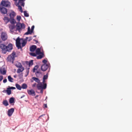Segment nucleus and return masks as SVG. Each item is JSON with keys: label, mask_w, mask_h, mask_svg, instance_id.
<instances>
[{"label": "nucleus", "mask_w": 132, "mask_h": 132, "mask_svg": "<svg viewBox=\"0 0 132 132\" xmlns=\"http://www.w3.org/2000/svg\"><path fill=\"white\" fill-rule=\"evenodd\" d=\"M0 48L1 49L2 53L5 54L7 52H11L13 48V46L11 43H9L7 46L3 44H2L0 45Z\"/></svg>", "instance_id": "obj_1"}, {"label": "nucleus", "mask_w": 132, "mask_h": 132, "mask_svg": "<svg viewBox=\"0 0 132 132\" xmlns=\"http://www.w3.org/2000/svg\"><path fill=\"white\" fill-rule=\"evenodd\" d=\"M25 0H13L15 2V5L18 7V9L20 11L21 13L23 12V10L21 6H24V2Z\"/></svg>", "instance_id": "obj_2"}, {"label": "nucleus", "mask_w": 132, "mask_h": 132, "mask_svg": "<svg viewBox=\"0 0 132 132\" xmlns=\"http://www.w3.org/2000/svg\"><path fill=\"white\" fill-rule=\"evenodd\" d=\"M15 55V52L13 51L11 54L9 55L7 57L6 59L7 61L13 63L15 60V58L16 57Z\"/></svg>", "instance_id": "obj_3"}, {"label": "nucleus", "mask_w": 132, "mask_h": 132, "mask_svg": "<svg viewBox=\"0 0 132 132\" xmlns=\"http://www.w3.org/2000/svg\"><path fill=\"white\" fill-rule=\"evenodd\" d=\"M47 86L46 84H44L43 85H42V82L38 84L37 85V89L38 90H40V93H42L43 92V89H45Z\"/></svg>", "instance_id": "obj_4"}, {"label": "nucleus", "mask_w": 132, "mask_h": 132, "mask_svg": "<svg viewBox=\"0 0 132 132\" xmlns=\"http://www.w3.org/2000/svg\"><path fill=\"white\" fill-rule=\"evenodd\" d=\"M16 30H19L21 29H24L25 28V25L23 23H17L16 25Z\"/></svg>", "instance_id": "obj_5"}, {"label": "nucleus", "mask_w": 132, "mask_h": 132, "mask_svg": "<svg viewBox=\"0 0 132 132\" xmlns=\"http://www.w3.org/2000/svg\"><path fill=\"white\" fill-rule=\"evenodd\" d=\"M20 40V39L19 37H18L16 40V46L18 49H21L22 50V47L21 46Z\"/></svg>", "instance_id": "obj_6"}, {"label": "nucleus", "mask_w": 132, "mask_h": 132, "mask_svg": "<svg viewBox=\"0 0 132 132\" xmlns=\"http://www.w3.org/2000/svg\"><path fill=\"white\" fill-rule=\"evenodd\" d=\"M50 65V64L49 63L48 64H44L41 67V70L43 71H45L49 67Z\"/></svg>", "instance_id": "obj_7"}, {"label": "nucleus", "mask_w": 132, "mask_h": 132, "mask_svg": "<svg viewBox=\"0 0 132 132\" xmlns=\"http://www.w3.org/2000/svg\"><path fill=\"white\" fill-rule=\"evenodd\" d=\"M1 38L2 40L5 41L7 38V34L4 32H3L1 33Z\"/></svg>", "instance_id": "obj_8"}, {"label": "nucleus", "mask_w": 132, "mask_h": 132, "mask_svg": "<svg viewBox=\"0 0 132 132\" xmlns=\"http://www.w3.org/2000/svg\"><path fill=\"white\" fill-rule=\"evenodd\" d=\"M9 28L10 32L11 33L14 32V29L15 28V26L14 24H9L8 25Z\"/></svg>", "instance_id": "obj_9"}, {"label": "nucleus", "mask_w": 132, "mask_h": 132, "mask_svg": "<svg viewBox=\"0 0 132 132\" xmlns=\"http://www.w3.org/2000/svg\"><path fill=\"white\" fill-rule=\"evenodd\" d=\"M9 4L10 3L8 2L3 1L1 2V4L3 6L7 7L9 5Z\"/></svg>", "instance_id": "obj_10"}, {"label": "nucleus", "mask_w": 132, "mask_h": 132, "mask_svg": "<svg viewBox=\"0 0 132 132\" xmlns=\"http://www.w3.org/2000/svg\"><path fill=\"white\" fill-rule=\"evenodd\" d=\"M27 92L28 94L32 96H34L35 95V92L34 90L31 89V90H27Z\"/></svg>", "instance_id": "obj_11"}, {"label": "nucleus", "mask_w": 132, "mask_h": 132, "mask_svg": "<svg viewBox=\"0 0 132 132\" xmlns=\"http://www.w3.org/2000/svg\"><path fill=\"white\" fill-rule=\"evenodd\" d=\"M0 10L1 13L3 14H5L7 13V10L5 7H0Z\"/></svg>", "instance_id": "obj_12"}, {"label": "nucleus", "mask_w": 132, "mask_h": 132, "mask_svg": "<svg viewBox=\"0 0 132 132\" xmlns=\"http://www.w3.org/2000/svg\"><path fill=\"white\" fill-rule=\"evenodd\" d=\"M14 111V109L12 108L9 110L8 111V116H11Z\"/></svg>", "instance_id": "obj_13"}, {"label": "nucleus", "mask_w": 132, "mask_h": 132, "mask_svg": "<svg viewBox=\"0 0 132 132\" xmlns=\"http://www.w3.org/2000/svg\"><path fill=\"white\" fill-rule=\"evenodd\" d=\"M28 38V37H26L25 40H23V41L22 42V46H21L22 48L25 46L27 43V40Z\"/></svg>", "instance_id": "obj_14"}, {"label": "nucleus", "mask_w": 132, "mask_h": 132, "mask_svg": "<svg viewBox=\"0 0 132 132\" xmlns=\"http://www.w3.org/2000/svg\"><path fill=\"white\" fill-rule=\"evenodd\" d=\"M25 63L27 65H28L29 67L30 66L32 65L33 64V60H31L29 62L26 61Z\"/></svg>", "instance_id": "obj_15"}, {"label": "nucleus", "mask_w": 132, "mask_h": 132, "mask_svg": "<svg viewBox=\"0 0 132 132\" xmlns=\"http://www.w3.org/2000/svg\"><path fill=\"white\" fill-rule=\"evenodd\" d=\"M36 45H32L30 47V50L31 52H34L36 49Z\"/></svg>", "instance_id": "obj_16"}, {"label": "nucleus", "mask_w": 132, "mask_h": 132, "mask_svg": "<svg viewBox=\"0 0 132 132\" xmlns=\"http://www.w3.org/2000/svg\"><path fill=\"white\" fill-rule=\"evenodd\" d=\"M3 19L6 24L10 21V19L7 16H5Z\"/></svg>", "instance_id": "obj_17"}, {"label": "nucleus", "mask_w": 132, "mask_h": 132, "mask_svg": "<svg viewBox=\"0 0 132 132\" xmlns=\"http://www.w3.org/2000/svg\"><path fill=\"white\" fill-rule=\"evenodd\" d=\"M16 15V13L14 12H12L10 14V18L14 19Z\"/></svg>", "instance_id": "obj_18"}, {"label": "nucleus", "mask_w": 132, "mask_h": 132, "mask_svg": "<svg viewBox=\"0 0 132 132\" xmlns=\"http://www.w3.org/2000/svg\"><path fill=\"white\" fill-rule=\"evenodd\" d=\"M11 24H14L16 23V21L14 19L10 18L9 21Z\"/></svg>", "instance_id": "obj_19"}, {"label": "nucleus", "mask_w": 132, "mask_h": 132, "mask_svg": "<svg viewBox=\"0 0 132 132\" xmlns=\"http://www.w3.org/2000/svg\"><path fill=\"white\" fill-rule=\"evenodd\" d=\"M32 32L30 30V28L29 27H28V29L27 31L26 32L24 35H28L29 34H31L32 33Z\"/></svg>", "instance_id": "obj_20"}, {"label": "nucleus", "mask_w": 132, "mask_h": 132, "mask_svg": "<svg viewBox=\"0 0 132 132\" xmlns=\"http://www.w3.org/2000/svg\"><path fill=\"white\" fill-rule=\"evenodd\" d=\"M24 70V68L22 66L21 67H20L18 69L17 71V72L19 73L20 72H22Z\"/></svg>", "instance_id": "obj_21"}, {"label": "nucleus", "mask_w": 132, "mask_h": 132, "mask_svg": "<svg viewBox=\"0 0 132 132\" xmlns=\"http://www.w3.org/2000/svg\"><path fill=\"white\" fill-rule=\"evenodd\" d=\"M32 79L35 81L36 82H37L38 83V84L40 83V80L38 78H36L35 77H33L32 78Z\"/></svg>", "instance_id": "obj_22"}, {"label": "nucleus", "mask_w": 132, "mask_h": 132, "mask_svg": "<svg viewBox=\"0 0 132 132\" xmlns=\"http://www.w3.org/2000/svg\"><path fill=\"white\" fill-rule=\"evenodd\" d=\"M40 54V55H39L37 57V59H42L43 56L44 54L43 53H42Z\"/></svg>", "instance_id": "obj_23"}, {"label": "nucleus", "mask_w": 132, "mask_h": 132, "mask_svg": "<svg viewBox=\"0 0 132 132\" xmlns=\"http://www.w3.org/2000/svg\"><path fill=\"white\" fill-rule=\"evenodd\" d=\"M42 53L40 52V48H38L36 49V54L39 55Z\"/></svg>", "instance_id": "obj_24"}, {"label": "nucleus", "mask_w": 132, "mask_h": 132, "mask_svg": "<svg viewBox=\"0 0 132 132\" xmlns=\"http://www.w3.org/2000/svg\"><path fill=\"white\" fill-rule=\"evenodd\" d=\"M3 104L5 106H7L9 105L8 101L6 100H4L3 102Z\"/></svg>", "instance_id": "obj_25"}, {"label": "nucleus", "mask_w": 132, "mask_h": 132, "mask_svg": "<svg viewBox=\"0 0 132 132\" xmlns=\"http://www.w3.org/2000/svg\"><path fill=\"white\" fill-rule=\"evenodd\" d=\"M15 65L17 67L19 68L21 67L22 66L21 63L20 62H18L17 63L15 64Z\"/></svg>", "instance_id": "obj_26"}, {"label": "nucleus", "mask_w": 132, "mask_h": 132, "mask_svg": "<svg viewBox=\"0 0 132 132\" xmlns=\"http://www.w3.org/2000/svg\"><path fill=\"white\" fill-rule=\"evenodd\" d=\"M15 86L16 88L18 90H21V87L18 84H15Z\"/></svg>", "instance_id": "obj_27"}, {"label": "nucleus", "mask_w": 132, "mask_h": 132, "mask_svg": "<svg viewBox=\"0 0 132 132\" xmlns=\"http://www.w3.org/2000/svg\"><path fill=\"white\" fill-rule=\"evenodd\" d=\"M27 87V85L25 84H23L22 85L21 88L23 89H26Z\"/></svg>", "instance_id": "obj_28"}, {"label": "nucleus", "mask_w": 132, "mask_h": 132, "mask_svg": "<svg viewBox=\"0 0 132 132\" xmlns=\"http://www.w3.org/2000/svg\"><path fill=\"white\" fill-rule=\"evenodd\" d=\"M0 72L3 75H5L6 73V71L5 70H3L2 69H0Z\"/></svg>", "instance_id": "obj_29"}, {"label": "nucleus", "mask_w": 132, "mask_h": 132, "mask_svg": "<svg viewBox=\"0 0 132 132\" xmlns=\"http://www.w3.org/2000/svg\"><path fill=\"white\" fill-rule=\"evenodd\" d=\"M14 102V99L13 98L11 97L10 99L9 102L10 104L13 103Z\"/></svg>", "instance_id": "obj_30"}, {"label": "nucleus", "mask_w": 132, "mask_h": 132, "mask_svg": "<svg viewBox=\"0 0 132 132\" xmlns=\"http://www.w3.org/2000/svg\"><path fill=\"white\" fill-rule=\"evenodd\" d=\"M8 78L9 81L11 82H13V79L10 76H8Z\"/></svg>", "instance_id": "obj_31"}, {"label": "nucleus", "mask_w": 132, "mask_h": 132, "mask_svg": "<svg viewBox=\"0 0 132 132\" xmlns=\"http://www.w3.org/2000/svg\"><path fill=\"white\" fill-rule=\"evenodd\" d=\"M7 92V94L9 95H10L11 93V90H10V89H8V88H7V90H5Z\"/></svg>", "instance_id": "obj_32"}, {"label": "nucleus", "mask_w": 132, "mask_h": 132, "mask_svg": "<svg viewBox=\"0 0 132 132\" xmlns=\"http://www.w3.org/2000/svg\"><path fill=\"white\" fill-rule=\"evenodd\" d=\"M24 15L26 17H28L29 16V15L28 13H27L26 11H24Z\"/></svg>", "instance_id": "obj_33"}, {"label": "nucleus", "mask_w": 132, "mask_h": 132, "mask_svg": "<svg viewBox=\"0 0 132 132\" xmlns=\"http://www.w3.org/2000/svg\"><path fill=\"white\" fill-rule=\"evenodd\" d=\"M48 77V75L47 73L46 75H45L44 76L43 79L46 80L47 79Z\"/></svg>", "instance_id": "obj_34"}, {"label": "nucleus", "mask_w": 132, "mask_h": 132, "mask_svg": "<svg viewBox=\"0 0 132 132\" xmlns=\"http://www.w3.org/2000/svg\"><path fill=\"white\" fill-rule=\"evenodd\" d=\"M21 19V18L20 16H17V19L19 21H20Z\"/></svg>", "instance_id": "obj_35"}, {"label": "nucleus", "mask_w": 132, "mask_h": 132, "mask_svg": "<svg viewBox=\"0 0 132 132\" xmlns=\"http://www.w3.org/2000/svg\"><path fill=\"white\" fill-rule=\"evenodd\" d=\"M30 54L31 55L34 56H36V54L34 53H30Z\"/></svg>", "instance_id": "obj_36"}, {"label": "nucleus", "mask_w": 132, "mask_h": 132, "mask_svg": "<svg viewBox=\"0 0 132 132\" xmlns=\"http://www.w3.org/2000/svg\"><path fill=\"white\" fill-rule=\"evenodd\" d=\"M47 62V60L45 59L44 60L42 61V62L44 64H47L46 63Z\"/></svg>", "instance_id": "obj_37"}, {"label": "nucleus", "mask_w": 132, "mask_h": 132, "mask_svg": "<svg viewBox=\"0 0 132 132\" xmlns=\"http://www.w3.org/2000/svg\"><path fill=\"white\" fill-rule=\"evenodd\" d=\"M8 89H15V88L14 87H10L9 88H8Z\"/></svg>", "instance_id": "obj_38"}, {"label": "nucleus", "mask_w": 132, "mask_h": 132, "mask_svg": "<svg viewBox=\"0 0 132 132\" xmlns=\"http://www.w3.org/2000/svg\"><path fill=\"white\" fill-rule=\"evenodd\" d=\"M29 67L26 70V72L27 73V75H28V74L29 73Z\"/></svg>", "instance_id": "obj_39"}, {"label": "nucleus", "mask_w": 132, "mask_h": 132, "mask_svg": "<svg viewBox=\"0 0 132 132\" xmlns=\"http://www.w3.org/2000/svg\"><path fill=\"white\" fill-rule=\"evenodd\" d=\"M45 80L43 79V82L42 83V85H43L44 84H46V83H45Z\"/></svg>", "instance_id": "obj_40"}, {"label": "nucleus", "mask_w": 132, "mask_h": 132, "mask_svg": "<svg viewBox=\"0 0 132 132\" xmlns=\"http://www.w3.org/2000/svg\"><path fill=\"white\" fill-rule=\"evenodd\" d=\"M34 26H33L31 27V30L32 32H33V30H34Z\"/></svg>", "instance_id": "obj_41"}, {"label": "nucleus", "mask_w": 132, "mask_h": 132, "mask_svg": "<svg viewBox=\"0 0 132 132\" xmlns=\"http://www.w3.org/2000/svg\"><path fill=\"white\" fill-rule=\"evenodd\" d=\"M3 77L2 76H0V81H1L3 79Z\"/></svg>", "instance_id": "obj_42"}, {"label": "nucleus", "mask_w": 132, "mask_h": 132, "mask_svg": "<svg viewBox=\"0 0 132 132\" xmlns=\"http://www.w3.org/2000/svg\"><path fill=\"white\" fill-rule=\"evenodd\" d=\"M41 73V72L39 71H37L36 73V75H37L38 74H40Z\"/></svg>", "instance_id": "obj_43"}, {"label": "nucleus", "mask_w": 132, "mask_h": 132, "mask_svg": "<svg viewBox=\"0 0 132 132\" xmlns=\"http://www.w3.org/2000/svg\"><path fill=\"white\" fill-rule=\"evenodd\" d=\"M38 68V65H36L34 67L35 69L37 70Z\"/></svg>", "instance_id": "obj_44"}, {"label": "nucleus", "mask_w": 132, "mask_h": 132, "mask_svg": "<svg viewBox=\"0 0 132 132\" xmlns=\"http://www.w3.org/2000/svg\"><path fill=\"white\" fill-rule=\"evenodd\" d=\"M44 108H47V106L46 104H44Z\"/></svg>", "instance_id": "obj_45"}, {"label": "nucleus", "mask_w": 132, "mask_h": 132, "mask_svg": "<svg viewBox=\"0 0 132 132\" xmlns=\"http://www.w3.org/2000/svg\"><path fill=\"white\" fill-rule=\"evenodd\" d=\"M7 80L6 79H4L3 80V82L4 83H6V82H7Z\"/></svg>", "instance_id": "obj_46"}, {"label": "nucleus", "mask_w": 132, "mask_h": 132, "mask_svg": "<svg viewBox=\"0 0 132 132\" xmlns=\"http://www.w3.org/2000/svg\"><path fill=\"white\" fill-rule=\"evenodd\" d=\"M36 85V83H34L32 85V87H35Z\"/></svg>", "instance_id": "obj_47"}, {"label": "nucleus", "mask_w": 132, "mask_h": 132, "mask_svg": "<svg viewBox=\"0 0 132 132\" xmlns=\"http://www.w3.org/2000/svg\"><path fill=\"white\" fill-rule=\"evenodd\" d=\"M32 38L31 37H30L29 38V39L28 40V41H30L31 40H32Z\"/></svg>", "instance_id": "obj_48"}, {"label": "nucleus", "mask_w": 132, "mask_h": 132, "mask_svg": "<svg viewBox=\"0 0 132 132\" xmlns=\"http://www.w3.org/2000/svg\"><path fill=\"white\" fill-rule=\"evenodd\" d=\"M37 70L36 69H35L34 68V69H33V72H35L36 70Z\"/></svg>", "instance_id": "obj_49"}, {"label": "nucleus", "mask_w": 132, "mask_h": 132, "mask_svg": "<svg viewBox=\"0 0 132 132\" xmlns=\"http://www.w3.org/2000/svg\"><path fill=\"white\" fill-rule=\"evenodd\" d=\"M14 78H16V75H14Z\"/></svg>", "instance_id": "obj_50"}, {"label": "nucleus", "mask_w": 132, "mask_h": 132, "mask_svg": "<svg viewBox=\"0 0 132 132\" xmlns=\"http://www.w3.org/2000/svg\"><path fill=\"white\" fill-rule=\"evenodd\" d=\"M34 41L36 42H38L37 41V40H35V39H34Z\"/></svg>", "instance_id": "obj_51"}, {"label": "nucleus", "mask_w": 132, "mask_h": 132, "mask_svg": "<svg viewBox=\"0 0 132 132\" xmlns=\"http://www.w3.org/2000/svg\"><path fill=\"white\" fill-rule=\"evenodd\" d=\"M36 35H35L34 36V37H36Z\"/></svg>", "instance_id": "obj_52"}, {"label": "nucleus", "mask_w": 132, "mask_h": 132, "mask_svg": "<svg viewBox=\"0 0 132 132\" xmlns=\"http://www.w3.org/2000/svg\"><path fill=\"white\" fill-rule=\"evenodd\" d=\"M23 97L22 96V97H21V98H22Z\"/></svg>", "instance_id": "obj_53"}, {"label": "nucleus", "mask_w": 132, "mask_h": 132, "mask_svg": "<svg viewBox=\"0 0 132 132\" xmlns=\"http://www.w3.org/2000/svg\"><path fill=\"white\" fill-rule=\"evenodd\" d=\"M41 116H43V115H42Z\"/></svg>", "instance_id": "obj_54"}]
</instances>
